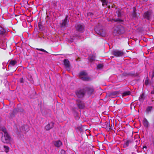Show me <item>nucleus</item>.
<instances>
[{
  "label": "nucleus",
  "instance_id": "obj_1",
  "mask_svg": "<svg viewBox=\"0 0 154 154\" xmlns=\"http://www.w3.org/2000/svg\"><path fill=\"white\" fill-rule=\"evenodd\" d=\"M1 130L3 132L4 134L2 137V141L4 143H7L10 140L9 136L5 128L2 127L1 128Z\"/></svg>",
  "mask_w": 154,
  "mask_h": 154
},
{
  "label": "nucleus",
  "instance_id": "obj_2",
  "mask_svg": "<svg viewBox=\"0 0 154 154\" xmlns=\"http://www.w3.org/2000/svg\"><path fill=\"white\" fill-rule=\"evenodd\" d=\"M80 78L83 81H89L91 80V78L87 76V73L85 71H82L79 73Z\"/></svg>",
  "mask_w": 154,
  "mask_h": 154
},
{
  "label": "nucleus",
  "instance_id": "obj_3",
  "mask_svg": "<svg viewBox=\"0 0 154 154\" xmlns=\"http://www.w3.org/2000/svg\"><path fill=\"white\" fill-rule=\"evenodd\" d=\"M125 32V30L124 27L122 26H119L114 29L113 33L120 34L124 33Z\"/></svg>",
  "mask_w": 154,
  "mask_h": 154
},
{
  "label": "nucleus",
  "instance_id": "obj_4",
  "mask_svg": "<svg viewBox=\"0 0 154 154\" xmlns=\"http://www.w3.org/2000/svg\"><path fill=\"white\" fill-rule=\"evenodd\" d=\"M76 104L80 109H83L85 107V105L84 102L79 99L76 100Z\"/></svg>",
  "mask_w": 154,
  "mask_h": 154
},
{
  "label": "nucleus",
  "instance_id": "obj_5",
  "mask_svg": "<svg viewBox=\"0 0 154 154\" xmlns=\"http://www.w3.org/2000/svg\"><path fill=\"white\" fill-rule=\"evenodd\" d=\"M76 30L79 32H82L84 29V26L83 24H77L75 26Z\"/></svg>",
  "mask_w": 154,
  "mask_h": 154
},
{
  "label": "nucleus",
  "instance_id": "obj_6",
  "mask_svg": "<svg viewBox=\"0 0 154 154\" xmlns=\"http://www.w3.org/2000/svg\"><path fill=\"white\" fill-rule=\"evenodd\" d=\"M152 13L151 11H148L144 13L143 16L144 18L148 20H149L151 18Z\"/></svg>",
  "mask_w": 154,
  "mask_h": 154
},
{
  "label": "nucleus",
  "instance_id": "obj_7",
  "mask_svg": "<svg viewBox=\"0 0 154 154\" xmlns=\"http://www.w3.org/2000/svg\"><path fill=\"white\" fill-rule=\"evenodd\" d=\"M113 54L116 57H120L122 56L124 53L121 51L118 50L114 51L113 52Z\"/></svg>",
  "mask_w": 154,
  "mask_h": 154
},
{
  "label": "nucleus",
  "instance_id": "obj_8",
  "mask_svg": "<svg viewBox=\"0 0 154 154\" xmlns=\"http://www.w3.org/2000/svg\"><path fill=\"white\" fill-rule=\"evenodd\" d=\"M95 30L97 33L102 36H105L106 35L105 33L103 32V30H102L99 29L97 27H96L95 28Z\"/></svg>",
  "mask_w": 154,
  "mask_h": 154
},
{
  "label": "nucleus",
  "instance_id": "obj_9",
  "mask_svg": "<svg viewBox=\"0 0 154 154\" xmlns=\"http://www.w3.org/2000/svg\"><path fill=\"white\" fill-rule=\"evenodd\" d=\"M63 63L67 70H69L70 63L69 60L67 59H65L63 61Z\"/></svg>",
  "mask_w": 154,
  "mask_h": 154
},
{
  "label": "nucleus",
  "instance_id": "obj_10",
  "mask_svg": "<svg viewBox=\"0 0 154 154\" xmlns=\"http://www.w3.org/2000/svg\"><path fill=\"white\" fill-rule=\"evenodd\" d=\"M7 33L6 29L0 26V35L2 36L5 35Z\"/></svg>",
  "mask_w": 154,
  "mask_h": 154
},
{
  "label": "nucleus",
  "instance_id": "obj_11",
  "mask_svg": "<svg viewBox=\"0 0 154 154\" xmlns=\"http://www.w3.org/2000/svg\"><path fill=\"white\" fill-rule=\"evenodd\" d=\"M54 124V123L52 122L49 123L45 126V129L47 131L50 130L53 127Z\"/></svg>",
  "mask_w": 154,
  "mask_h": 154
},
{
  "label": "nucleus",
  "instance_id": "obj_12",
  "mask_svg": "<svg viewBox=\"0 0 154 154\" xmlns=\"http://www.w3.org/2000/svg\"><path fill=\"white\" fill-rule=\"evenodd\" d=\"M53 143L54 146L57 147H59L62 145V143L60 140L54 141Z\"/></svg>",
  "mask_w": 154,
  "mask_h": 154
},
{
  "label": "nucleus",
  "instance_id": "obj_13",
  "mask_svg": "<svg viewBox=\"0 0 154 154\" xmlns=\"http://www.w3.org/2000/svg\"><path fill=\"white\" fill-rule=\"evenodd\" d=\"M143 123L145 127L148 128L149 126V123L148 120L145 118H144L143 120Z\"/></svg>",
  "mask_w": 154,
  "mask_h": 154
},
{
  "label": "nucleus",
  "instance_id": "obj_14",
  "mask_svg": "<svg viewBox=\"0 0 154 154\" xmlns=\"http://www.w3.org/2000/svg\"><path fill=\"white\" fill-rule=\"evenodd\" d=\"M67 17L66 16L65 19L62 20L61 24L62 27H64L66 26L67 23L69 22V20L67 19Z\"/></svg>",
  "mask_w": 154,
  "mask_h": 154
},
{
  "label": "nucleus",
  "instance_id": "obj_15",
  "mask_svg": "<svg viewBox=\"0 0 154 154\" xmlns=\"http://www.w3.org/2000/svg\"><path fill=\"white\" fill-rule=\"evenodd\" d=\"M77 96L79 98L82 97L84 94V92L83 91L80 90L76 93Z\"/></svg>",
  "mask_w": 154,
  "mask_h": 154
},
{
  "label": "nucleus",
  "instance_id": "obj_16",
  "mask_svg": "<svg viewBox=\"0 0 154 154\" xmlns=\"http://www.w3.org/2000/svg\"><path fill=\"white\" fill-rule=\"evenodd\" d=\"M17 63V62L16 60H11L8 65V66H14Z\"/></svg>",
  "mask_w": 154,
  "mask_h": 154
},
{
  "label": "nucleus",
  "instance_id": "obj_17",
  "mask_svg": "<svg viewBox=\"0 0 154 154\" xmlns=\"http://www.w3.org/2000/svg\"><path fill=\"white\" fill-rule=\"evenodd\" d=\"M22 129L23 131L27 132L29 130V126L27 125H25L22 127Z\"/></svg>",
  "mask_w": 154,
  "mask_h": 154
},
{
  "label": "nucleus",
  "instance_id": "obj_18",
  "mask_svg": "<svg viewBox=\"0 0 154 154\" xmlns=\"http://www.w3.org/2000/svg\"><path fill=\"white\" fill-rule=\"evenodd\" d=\"M95 55H90L88 57V59L89 61L91 62L94 60H95Z\"/></svg>",
  "mask_w": 154,
  "mask_h": 154
},
{
  "label": "nucleus",
  "instance_id": "obj_19",
  "mask_svg": "<svg viewBox=\"0 0 154 154\" xmlns=\"http://www.w3.org/2000/svg\"><path fill=\"white\" fill-rule=\"evenodd\" d=\"M130 92L129 91H127L124 92L122 94V97H124L130 95Z\"/></svg>",
  "mask_w": 154,
  "mask_h": 154
},
{
  "label": "nucleus",
  "instance_id": "obj_20",
  "mask_svg": "<svg viewBox=\"0 0 154 154\" xmlns=\"http://www.w3.org/2000/svg\"><path fill=\"white\" fill-rule=\"evenodd\" d=\"M152 109V107L151 106H148L146 109V112H147L148 113H149L150 112Z\"/></svg>",
  "mask_w": 154,
  "mask_h": 154
},
{
  "label": "nucleus",
  "instance_id": "obj_21",
  "mask_svg": "<svg viewBox=\"0 0 154 154\" xmlns=\"http://www.w3.org/2000/svg\"><path fill=\"white\" fill-rule=\"evenodd\" d=\"M131 142V141L130 140H128L125 142L124 143V146L125 147L128 146L130 143Z\"/></svg>",
  "mask_w": 154,
  "mask_h": 154
},
{
  "label": "nucleus",
  "instance_id": "obj_22",
  "mask_svg": "<svg viewBox=\"0 0 154 154\" xmlns=\"http://www.w3.org/2000/svg\"><path fill=\"white\" fill-rule=\"evenodd\" d=\"M102 3V5L103 6H107L108 2L106 0H100Z\"/></svg>",
  "mask_w": 154,
  "mask_h": 154
},
{
  "label": "nucleus",
  "instance_id": "obj_23",
  "mask_svg": "<svg viewBox=\"0 0 154 154\" xmlns=\"http://www.w3.org/2000/svg\"><path fill=\"white\" fill-rule=\"evenodd\" d=\"M144 98V94H142L139 97V100L141 101H143Z\"/></svg>",
  "mask_w": 154,
  "mask_h": 154
},
{
  "label": "nucleus",
  "instance_id": "obj_24",
  "mask_svg": "<svg viewBox=\"0 0 154 154\" xmlns=\"http://www.w3.org/2000/svg\"><path fill=\"white\" fill-rule=\"evenodd\" d=\"M4 147L5 149V151L6 152H7L9 151V148L6 146H4Z\"/></svg>",
  "mask_w": 154,
  "mask_h": 154
},
{
  "label": "nucleus",
  "instance_id": "obj_25",
  "mask_svg": "<svg viewBox=\"0 0 154 154\" xmlns=\"http://www.w3.org/2000/svg\"><path fill=\"white\" fill-rule=\"evenodd\" d=\"M36 49L38 51H40L48 53V52L46 51H45V50L44 49H43L37 48Z\"/></svg>",
  "mask_w": 154,
  "mask_h": 154
},
{
  "label": "nucleus",
  "instance_id": "obj_26",
  "mask_svg": "<svg viewBox=\"0 0 154 154\" xmlns=\"http://www.w3.org/2000/svg\"><path fill=\"white\" fill-rule=\"evenodd\" d=\"M145 85H148V84H149L148 77H146V79L145 80Z\"/></svg>",
  "mask_w": 154,
  "mask_h": 154
},
{
  "label": "nucleus",
  "instance_id": "obj_27",
  "mask_svg": "<svg viewBox=\"0 0 154 154\" xmlns=\"http://www.w3.org/2000/svg\"><path fill=\"white\" fill-rule=\"evenodd\" d=\"M116 13H118L117 14H118V17H120L121 16V13L120 11H116Z\"/></svg>",
  "mask_w": 154,
  "mask_h": 154
},
{
  "label": "nucleus",
  "instance_id": "obj_28",
  "mask_svg": "<svg viewBox=\"0 0 154 154\" xmlns=\"http://www.w3.org/2000/svg\"><path fill=\"white\" fill-rule=\"evenodd\" d=\"M103 66L102 64H99L97 66V69H101Z\"/></svg>",
  "mask_w": 154,
  "mask_h": 154
},
{
  "label": "nucleus",
  "instance_id": "obj_29",
  "mask_svg": "<svg viewBox=\"0 0 154 154\" xmlns=\"http://www.w3.org/2000/svg\"><path fill=\"white\" fill-rule=\"evenodd\" d=\"M114 21H116V22H121L122 21V20L120 19L119 18H118L117 19H115L114 20Z\"/></svg>",
  "mask_w": 154,
  "mask_h": 154
},
{
  "label": "nucleus",
  "instance_id": "obj_30",
  "mask_svg": "<svg viewBox=\"0 0 154 154\" xmlns=\"http://www.w3.org/2000/svg\"><path fill=\"white\" fill-rule=\"evenodd\" d=\"M118 92L117 91H115L112 93V94L113 95H116L118 94Z\"/></svg>",
  "mask_w": 154,
  "mask_h": 154
},
{
  "label": "nucleus",
  "instance_id": "obj_31",
  "mask_svg": "<svg viewBox=\"0 0 154 154\" xmlns=\"http://www.w3.org/2000/svg\"><path fill=\"white\" fill-rule=\"evenodd\" d=\"M61 154H65V151L63 150H62L61 151Z\"/></svg>",
  "mask_w": 154,
  "mask_h": 154
},
{
  "label": "nucleus",
  "instance_id": "obj_32",
  "mask_svg": "<svg viewBox=\"0 0 154 154\" xmlns=\"http://www.w3.org/2000/svg\"><path fill=\"white\" fill-rule=\"evenodd\" d=\"M2 64L3 66V69H5V66H6V63H3Z\"/></svg>",
  "mask_w": 154,
  "mask_h": 154
},
{
  "label": "nucleus",
  "instance_id": "obj_33",
  "mask_svg": "<svg viewBox=\"0 0 154 154\" xmlns=\"http://www.w3.org/2000/svg\"><path fill=\"white\" fill-rule=\"evenodd\" d=\"M151 94H154V86L153 87V90L151 91Z\"/></svg>",
  "mask_w": 154,
  "mask_h": 154
},
{
  "label": "nucleus",
  "instance_id": "obj_34",
  "mask_svg": "<svg viewBox=\"0 0 154 154\" xmlns=\"http://www.w3.org/2000/svg\"><path fill=\"white\" fill-rule=\"evenodd\" d=\"M20 81L21 82H23V78H21V79Z\"/></svg>",
  "mask_w": 154,
  "mask_h": 154
},
{
  "label": "nucleus",
  "instance_id": "obj_35",
  "mask_svg": "<svg viewBox=\"0 0 154 154\" xmlns=\"http://www.w3.org/2000/svg\"><path fill=\"white\" fill-rule=\"evenodd\" d=\"M146 148H147V147L146 146H144L143 148V149H144V148L146 149Z\"/></svg>",
  "mask_w": 154,
  "mask_h": 154
},
{
  "label": "nucleus",
  "instance_id": "obj_36",
  "mask_svg": "<svg viewBox=\"0 0 154 154\" xmlns=\"http://www.w3.org/2000/svg\"><path fill=\"white\" fill-rule=\"evenodd\" d=\"M73 41V39H72V40H71V42H72Z\"/></svg>",
  "mask_w": 154,
  "mask_h": 154
}]
</instances>
